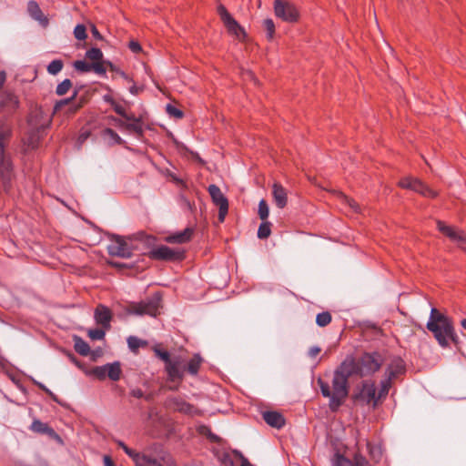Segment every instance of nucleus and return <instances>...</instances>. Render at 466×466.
I'll use <instances>...</instances> for the list:
<instances>
[{
	"instance_id": "54",
	"label": "nucleus",
	"mask_w": 466,
	"mask_h": 466,
	"mask_svg": "<svg viewBox=\"0 0 466 466\" xmlns=\"http://www.w3.org/2000/svg\"><path fill=\"white\" fill-rule=\"evenodd\" d=\"M320 348L319 347H311L309 350V355L311 357V358H315L317 357V355L320 352Z\"/></svg>"
},
{
	"instance_id": "7",
	"label": "nucleus",
	"mask_w": 466,
	"mask_h": 466,
	"mask_svg": "<svg viewBox=\"0 0 466 466\" xmlns=\"http://www.w3.org/2000/svg\"><path fill=\"white\" fill-rule=\"evenodd\" d=\"M356 403L361 405H371L376 408L379 405L375 382L371 380L361 381L357 391L352 396Z\"/></svg>"
},
{
	"instance_id": "61",
	"label": "nucleus",
	"mask_w": 466,
	"mask_h": 466,
	"mask_svg": "<svg viewBox=\"0 0 466 466\" xmlns=\"http://www.w3.org/2000/svg\"><path fill=\"white\" fill-rule=\"evenodd\" d=\"M104 101L108 103V104H110L111 106L116 102V100L111 96H109V95L104 96Z\"/></svg>"
},
{
	"instance_id": "50",
	"label": "nucleus",
	"mask_w": 466,
	"mask_h": 466,
	"mask_svg": "<svg viewBox=\"0 0 466 466\" xmlns=\"http://www.w3.org/2000/svg\"><path fill=\"white\" fill-rule=\"evenodd\" d=\"M112 107H113L114 111H115L117 115H119V116H126V112H127V111H126L125 107H124L122 105L118 104V103L116 101V102L113 104Z\"/></svg>"
},
{
	"instance_id": "34",
	"label": "nucleus",
	"mask_w": 466,
	"mask_h": 466,
	"mask_svg": "<svg viewBox=\"0 0 466 466\" xmlns=\"http://www.w3.org/2000/svg\"><path fill=\"white\" fill-rule=\"evenodd\" d=\"M63 66L64 63L61 59H55L47 66V72L52 76H56L63 69Z\"/></svg>"
},
{
	"instance_id": "39",
	"label": "nucleus",
	"mask_w": 466,
	"mask_h": 466,
	"mask_svg": "<svg viewBox=\"0 0 466 466\" xmlns=\"http://www.w3.org/2000/svg\"><path fill=\"white\" fill-rule=\"evenodd\" d=\"M90 374L94 375L99 380H103L106 378V365L97 366L92 369Z\"/></svg>"
},
{
	"instance_id": "2",
	"label": "nucleus",
	"mask_w": 466,
	"mask_h": 466,
	"mask_svg": "<svg viewBox=\"0 0 466 466\" xmlns=\"http://www.w3.org/2000/svg\"><path fill=\"white\" fill-rule=\"evenodd\" d=\"M350 377L353 376L345 364L341 362L334 371L331 388L328 382L320 378L318 379L317 382L322 396L329 399V408L331 411H338L346 401L350 391L349 379Z\"/></svg>"
},
{
	"instance_id": "4",
	"label": "nucleus",
	"mask_w": 466,
	"mask_h": 466,
	"mask_svg": "<svg viewBox=\"0 0 466 466\" xmlns=\"http://www.w3.org/2000/svg\"><path fill=\"white\" fill-rule=\"evenodd\" d=\"M342 362L352 376L363 378L378 372L384 363V357L379 351L364 352L359 358L347 356Z\"/></svg>"
},
{
	"instance_id": "63",
	"label": "nucleus",
	"mask_w": 466,
	"mask_h": 466,
	"mask_svg": "<svg viewBox=\"0 0 466 466\" xmlns=\"http://www.w3.org/2000/svg\"><path fill=\"white\" fill-rule=\"evenodd\" d=\"M209 433H208V438L212 441H218V437L215 434H213L209 430H208Z\"/></svg>"
},
{
	"instance_id": "26",
	"label": "nucleus",
	"mask_w": 466,
	"mask_h": 466,
	"mask_svg": "<svg viewBox=\"0 0 466 466\" xmlns=\"http://www.w3.org/2000/svg\"><path fill=\"white\" fill-rule=\"evenodd\" d=\"M31 17L37 21L39 25L43 28H46L49 25L47 15L44 14L38 4L35 1H31Z\"/></svg>"
},
{
	"instance_id": "43",
	"label": "nucleus",
	"mask_w": 466,
	"mask_h": 466,
	"mask_svg": "<svg viewBox=\"0 0 466 466\" xmlns=\"http://www.w3.org/2000/svg\"><path fill=\"white\" fill-rule=\"evenodd\" d=\"M105 329H94L88 331V337L92 339H103L106 335Z\"/></svg>"
},
{
	"instance_id": "15",
	"label": "nucleus",
	"mask_w": 466,
	"mask_h": 466,
	"mask_svg": "<svg viewBox=\"0 0 466 466\" xmlns=\"http://www.w3.org/2000/svg\"><path fill=\"white\" fill-rule=\"evenodd\" d=\"M331 466H371V464L361 453L355 452L352 459L336 453L331 460Z\"/></svg>"
},
{
	"instance_id": "51",
	"label": "nucleus",
	"mask_w": 466,
	"mask_h": 466,
	"mask_svg": "<svg viewBox=\"0 0 466 466\" xmlns=\"http://www.w3.org/2000/svg\"><path fill=\"white\" fill-rule=\"evenodd\" d=\"M90 132L88 130H81L78 137H77V143L79 145H82L86 141V139L89 137Z\"/></svg>"
},
{
	"instance_id": "42",
	"label": "nucleus",
	"mask_w": 466,
	"mask_h": 466,
	"mask_svg": "<svg viewBox=\"0 0 466 466\" xmlns=\"http://www.w3.org/2000/svg\"><path fill=\"white\" fill-rule=\"evenodd\" d=\"M74 35L77 40H85L87 37L86 26L82 24L77 25L74 29Z\"/></svg>"
},
{
	"instance_id": "35",
	"label": "nucleus",
	"mask_w": 466,
	"mask_h": 466,
	"mask_svg": "<svg viewBox=\"0 0 466 466\" xmlns=\"http://www.w3.org/2000/svg\"><path fill=\"white\" fill-rule=\"evenodd\" d=\"M331 314L329 311L319 313L316 317V323L319 327H326L331 322Z\"/></svg>"
},
{
	"instance_id": "11",
	"label": "nucleus",
	"mask_w": 466,
	"mask_h": 466,
	"mask_svg": "<svg viewBox=\"0 0 466 466\" xmlns=\"http://www.w3.org/2000/svg\"><path fill=\"white\" fill-rule=\"evenodd\" d=\"M437 228L440 232L456 242L458 247L466 253V233L455 227L448 226L441 220H437Z\"/></svg>"
},
{
	"instance_id": "53",
	"label": "nucleus",
	"mask_w": 466,
	"mask_h": 466,
	"mask_svg": "<svg viewBox=\"0 0 466 466\" xmlns=\"http://www.w3.org/2000/svg\"><path fill=\"white\" fill-rule=\"evenodd\" d=\"M240 458V466H254L241 452H238Z\"/></svg>"
},
{
	"instance_id": "21",
	"label": "nucleus",
	"mask_w": 466,
	"mask_h": 466,
	"mask_svg": "<svg viewBox=\"0 0 466 466\" xmlns=\"http://www.w3.org/2000/svg\"><path fill=\"white\" fill-rule=\"evenodd\" d=\"M4 135H0V176L3 177L5 181H9L11 179V171L12 165L8 157L5 155L4 152V144H3Z\"/></svg>"
},
{
	"instance_id": "24",
	"label": "nucleus",
	"mask_w": 466,
	"mask_h": 466,
	"mask_svg": "<svg viewBox=\"0 0 466 466\" xmlns=\"http://www.w3.org/2000/svg\"><path fill=\"white\" fill-rule=\"evenodd\" d=\"M170 402L172 407L179 412L189 415L198 413V409L194 405L187 402L181 398H173L170 400Z\"/></svg>"
},
{
	"instance_id": "27",
	"label": "nucleus",
	"mask_w": 466,
	"mask_h": 466,
	"mask_svg": "<svg viewBox=\"0 0 466 466\" xmlns=\"http://www.w3.org/2000/svg\"><path fill=\"white\" fill-rule=\"evenodd\" d=\"M106 377H108L113 381H117L121 377V367L118 361L106 364Z\"/></svg>"
},
{
	"instance_id": "41",
	"label": "nucleus",
	"mask_w": 466,
	"mask_h": 466,
	"mask_svg": "<svg viewBox=\"0 0 466 466\" xmlns=\"http://www.w3.org/2000/svg\"><path fill=\"white\" fill-rule=\"evenodd\" d=\"M73 65H74V67L76 68V70L82 72V73L89 72V71H91V68H92V64H88L84 60H76L74 62Z\"/></svg>"
},
{
	"instance_id": "6",
	"label": "nucleus",
	"mask_w": 466,
	"mask_h": 466,
	"mask_svg": "<svg viewBox=\"0 0 466 466\" xmlns=\"http://www.w3.org/2000/svg\"><path fill=\"white\" fill-rule=\"evenodd\" d=\"M147 256L152 260L179 263L186 258V250L180 248H170L158 245L151 248Z\"/></svg>"
},
{
	"instance_id": "8",
	"label": "nucleus",
	"mask_w": 466,
	"mask_h": 466,
	"mask_svg": "<svg viewBox=\"0 0 466 466\" xmlns=\"http://www.w3.org/2000/svg\"><path fill=\"white\" fill-rule=\"evenodd\" d=\"M273 8L275 15L286 23L294 24L299 20V10L289 1L274 0Z\"/></svg>"
},
{
	"instance_id": "56",
	"label": "nucleus",
	"mask_w": 466,
	"mask_h": 466,
	"mask_svg": "<svg viewBox=\"0 0 466 466\" xmlns=\"http://www.w3.org/2000/svg\"><path fill=\"white\" fill-rule=\"evenodd\" d=\"M131 395L135 398L140 399L144 397L143 390L140 389H135L131 390Z\"/></svg>"
},
{
	"instance_id": "9",
	"label": "nucleus",
	"mask_w": 466,
	"mask_h": 466,
	"mask_svg": "<svg viewBox=\"0 0 466 466\" xmlns=\"http://www.w3.org/2000/svg\"><path fill=\"white\" fill-rule=\"evenodd\" d=\"M218 14L227 28L228 34L236 36L238 39L245 38L246 32L238 21L228 13L225 5L218 6Z\"/></svg>"
},
{
	"instance_id": "44",
	"label": "nucleus",
	"mask_w": 466,
	"mask_h": 466,
	"mask_svg": "<svg viewBox=\"0 0 466 466\" xmlns=\"http://www.w3.org/2000/svg\"><path fill=\"white\" fill-rule=\"evenodd\" d=\"M103 132H104V135L108 136L110 138H112L116 144H117V145L123 144V142H124L123 139L112 128L107 127V128L104 129Z\"/></svg>"
},
{
	"instance_id": "38",
	"label": "nucleus",
	"mask_w": 466,
	"mask_h": 466,
	"mask_svg": "<svg viewBox=\"0 0 466 466\" xmlns=\"http://www.w3.org/2000/svg\"><path fill=\"white\" fill-rule=\"evenodd\" d=\"M258 214L262 221L267 220V218H268L269 208L265 199H261L259 201Z\"/></svg>"
},
{
	"instance_id": "40",
	"label": "nucleus",
	"mask_w": 466,
	"mask_h": 466,
	"mask_svg": "<svg viewBox=\"0 0 466 466\" xmlns=\"http://www.w3.org/2000/svg\"><path fill=\"white\" fill-rule=\"evenodd\" d=\"M117 446L119 448H121L124 452L128 456L130 457L133 461H134V458H137L139 452L136 451L135 450H132L130 449L127 445H126V443L122 441H116Z\"/></svg>"
},
{
	"instance_id": "32",
	"label": "nucleus",
	"mask_w": 466,
	"mask_h": 466,
	"mask_svg": "<svg viewBox=\"0 0 466 466\" xmlns=\"http://www.w3.org/2000/svg\"><path fill=\"white\" fill-rule=\"evenodd\" d=\"M263 28L267 33V39L272 41L275 35V23L271 18H267L262 23Z\"/></svg>"
},
{
	"instance_id": "17",
	"label": "nucleus",
	"mask_w": 466,
	"mask_h": 466,
	"mask_svg": "<svg viewBox=\"0 0 466 466\" xmlns=\"http://www.w3.org/2000/svg\"><path fill=\"white\" fill-rule=\"evenodd\" d=\"M110 119L121 129L136 135L139 139L143 137L144 128L142 120H135V122L127 123L115 116H110Z\"/></svg>"
},
{
	"instance_id": "60",
	"label": "nucleus",
	"mask_w": 466,
	"mask_h": 466,
	"mask_svg": "<svg viewBox=\"0 0 466 466\" xmlns=\"http://www.w3.org/2000/svg\"><path fill=\"white\" fill-rule=\"evenodd\" d=\"M82 106H83V103L82 102L78 103L77 105H72L70 106V108H69V112L75 113L77 110H79Z\"/></svg>"
},
{
	"instance_id": "46",
	"label": "nucleus",
	"mask_w": 466,
	"mask_h": 466,
	"mask_svg": "<svg viewBox=\"0 0 466 466\" xmlns=\"http://www.w3.org/2000/svg\"><path fill=\"white\" fill-rule=\"evenodd\" d=\"M77 91H75L73 96L69 98L62 99L60 101H57L54 106L55 111L60 110L63 106L69 105L72 103V101L76 97Z\"/></svg>"
},
{
	"instance_id": "30",
	"label": "nucleus",
	"mask_w": 466,
	"mask_h": 466,
	"mask_svg": "<svg viewBox=\"0 0 466 466\" xmlns=\"http://www.w3.org/2000/svg\"><path fill=\"white\" fill-rule=\"evenodd\" d=\"M106 65H107L111 69L114 68V66L110 61H104L102 59L96 62H93L91 70L98 75H105L106 71Z\"/></svg>"
},
{
	"instance_id": "62",
	"label": "nucleus",
	"mask_w": 466,
	"mask_h": 466,
	"mask_svg": "<svg viewBox=\"0 0 466 466\" xmlns=\"http://www.w3.org/2000/svg\"><path fill=\"white\" fill-rule=\"evenodd\" d=\"M183 202H184L185 206L192 212L193 211V205L191 204V202L188 199L185 198H183Z\"/></svg>"
},
{
	"instance_id": "28",
	"label": "nucleus",
	"mask_w": 466,
	"mask_h": 466,
	"mask_svg": "<svg viewBox=\"0 0 466 466\" xmlns=\"http://www.w3.org/2000/svg\"><path fill=\"white\" fill-rule=\"evenodd\" d=\"M74 349L81 356H87L90 353V347L86 341L81 337L75 336L74 338Z\"/></svg>"
},
{
	"instance_id": "1",
	"label": "nucleus",
	"mask_w": 466,
	"mask_h": 466,
	"mask_svg": "<svg viewBox=\"0 0 466 466\" xmlns=\"http://www.w3.org/2000/svg\"><path fill=\"white\" fill-rule=\"evenodd\" d=\"M153 351L155 356L165 363L167 380L168 382H177V385L182 383L186 373L193 377L198 376L201 365L204 362L203 358L198 353L194 354L193 357L186 362L181 356L177 355L172 357L167 350H162L158 346L154 347ZM177 387L178 386L174 389L177 390Z\"/></svg>"
},
{
	"instance_id": "5",
	"label": "nucleus",
	"mask_w": 466,
	"mask_h": 466,
	"mask_svg": "<svg viewBox=\"0 0 466 466\" xmlns=\"http://www.w3.org/2000/svg\"><path fill=\"white\" fill-rule=\"evenodd\" d=\"M161 295L159 292L155 293L153 296L147 298L139 302H132L127 307V312L134 315H148L156 317L159 314L161 308Z\"/></svg>"
},
{
	"instance_id": "3",
	"label": "nucleus",
	"mask_w": 466,
	"mask_h": 466,
	"mask_svg": "<svg viewBox=\"0 0 466 466\" xmlns=\"http://www.w3.org/2000/svg\"><path fill=\"white\" fill-rule=\"evenodd\" d=\"M426 327L441 348H448L451 343L454 346L460 344L452 319L436 308L431 309Z\"/></svg>"
},
{
	"instance_id": "13",
	"label": "nucleus",
	"mask_w": 466,
	"mask_h": 466,
	"mask_svg": "<svg viewBox=\"0 0 466 466\" xmlns=\"http://www.w3.org/2000/svg\"><path fill=\"white\" fill-rule=\"evenodd\" d=\"M40 113H35V115H31V149L37 146L35 145V141H39L45 135L46 130L49 127L51 119L49 117H45L41 122H37L36 118Z\"/></svg>"
},
{
	"instance_id": "14",
	"label": "nucleus",
	"mask_w": 466,
	"mask_h": 466,
	"mask_svg": "<svg viewBox=\"0 0 466 466\" xmlns=\"http://www.w3.org/2000/svg\"><path fill=\"white\" fill-rule=\"evenodd\" d=\"M108 254L115 257L128 258L132 256V248L124 238L114 237L107 247Z\"/></svg>"
},
{
	"instance_id": "49",
	"label": "nucleus",
	"mask_w": 466,
	"mask_h": 466,
	"mask_svg": "<svg viewBox=\"0 0 466 466\" xmlns=\"http://www.w3.org/2000/svg\"><path fill=\"white\" fill-rule=\"evenodd\" d=\"M367 447H368L370 456L373 458L378 457L377 460H380V458L381 456L380 450L379 448L373 447L370 443H368Z\"/></svg>"
},
{
	"instance_id": "18",
	"label": "nucleus",
	"mask_w": 466,
	"mask_h": 466,
	"mask_svg": "<svg viewBox=\"0 0 466 466\" xmlns=\"http://www.w3.org/2000/svg\"><path fill=\"white\" fill-rule=\"evenodd\" d=\"M112 318L113 314L108 307L98 304L95 309L94 319L96 324L100 325L103 329H109L111 328L110 322Z\"/></svg>"
},
{
	"instance_id": "57",
	"label": "nucleus",
	"mask_w": 466,
	"mask_h": 466,
	"mask_svg": "<svg viewBox=\"0 0 466 466\" xmlns=\"http://www.w3.org/2000/svg\"><path fill=\"white\" fill-rule=\"evenodd\" d=\"M91 33L96 39L102 40L103 37L95 25L92 26Z\"/></svg>"
},
{
	"instance_id": "55",
	"label": "nucleus",
	"mask_w": 466,
	"mask_h": 466,
	"mask_svg": "<svg viewBox=\"0 0 466 466\" xmlns=\"http://www.w3.org/2000/svg\"><path fill=\"white\" fill-rule=\"evenodd\" d=\"M103 461L105 466H116L115 462L113 461L112 458L109 455H105L103 458Z\"/></svg>"
},
{
	"instance_id": "31",
	"label": "nucleus",
	"mask_w": 466,
	"mask_h": 466,
	"mask_svg": "<svg viewBox=\"0 0 466 466\" xmlns=\"http://www.w3.org/2000/svg\"><path fill=\"white\" fill-rule=\"evenodd\" d=\"M271 234V223L264 220L258 227V238L260 239L268 238Z\"/></svg>"
},
{
	"instance_id": "45",
	"label": "nucleus",
	"mask_w": 466,
	"mask_h": 466,
	"mask_svg": "<svg viewBox=\"0 0 466 466\" xmlns=\"http://www.w3.org/2000/svg\"><path fill=\"white\" fill-rule=\"evenodd\" d=\"M166 109L167 114L171 116H174L175 118L180 119L184 116L183 112L180 109L177 108L171 104H167Z\"/></svg>"
},
{
	"instance_id": "64",
	"label": "nucleus",
	"mask_w": 466,
	"mask_h": 466,
	"mask_svg": "<svg viewBox=\"0 0 466 466\" xmlns=\"http://www.w3.org/2000/svg\"><path fill=\"white\" fill-rule=\"evenodd\" d=\"M13 381L17 385V388L22 391V392H25V388L21 385L18 381H16L15 379H12Z\"/></svg>"
},
{
	"instance_id": "52",
	"label": "nucleus",
	"mask_w": 466,
	"mask_h": 466,
	"mask_svg": "<svg viewBox=\"0 0 466 466\" xmlns=\"http://www.w3.org/2000/svg\"><path fill=\"white\" fill-rule=\"evenodd\" d=\"M129 48L134 53H138L142 50L140 44L137 41H131L129 43Z\"/></svg>"
},
{
	"instance_id": "58",
	"label": "nucleus",
	"mask_w": 466,
	"mask_h": 466,
	"mask_svg": "<svg viewBox=\"0 0 466 466\" xmlns=\"http://www.w3.org/2000/svg\"><path fill=\"white\" fill-rule=\"evenodd\" d=\"M347 202H348L349 206H350V207L354 211H356V212H357V211H359V205H358V203H357L355 200H353V199H348V198H347Z\"/></svg>"
},
{
	"instance_id": "37",
	"label": "nucleus",
	"mask_w": 466,
	"mask_h": 466,
	"mask_svg": "<svg viewBox=\"0 0 466 466\" xmlns=\"http://www.w3.org/2000/svg\"><path fill=\"white\" fill-rule=\"evenodd\" d=\"M86 56L89 60L96 62L103 59V53L99 48L92 47L86 51Z\"/></svg>"
},
{
	"instance_id": "36",
	"label": "nucleus",
	"mask_w": 466,
	"mask_h": 466,
	"mask_svg": "<svg viewBox=\"0 0 466 466\" xmlns=\"http://www.w3.org/2000/svg\"><path fill=\"white\" fill-rule=\"evenodd\" d=\"M71 87L72 82L70 79L66 78L57 85L56 93L58 96H64L71 89Z\"/></svg>"
},
{
	"instance_id": "22",
	"label": "nucleus",
	"mask_w": 466,
	"mask_h": 466,
	"mask_svg": "<svg viewBox=\"0 0 466 466\" xmlns=\"http://www.w3.org/2000/svg\"><path fill=\"white\" fill-rule=\"evenodd\" d=\"M272 197L276 206L283 209L288 205V190L279 182L272 185Z\"/></svg>"
},
{
	"instance_id": "47",
	"label": "nucleus",
	"mask_w": 466,
	"mask_h": 466,
	"mask_svg": "<svg viewBox=\"0 0 466 466\" xmlns=\"http://www.w3.org/2000/svg\"><path fill=\"white\" fill-rule=\"evenodd\" d=\"M168 177H170L171 181L174 182L177 186H178L180 187H183V188H187V185L186 181H184L183 179L179 178L176 174L170 173L168 175Z\"/></svg>"
},
{
	"instance_id": "33",
	"label": "nucleus",
	"mask_w": 466,
	"mask_h": 466,
	"mask_svg": "<svg viewBox=\"0 0 466 466\" xmlns=\"http://www.w3.org/2000/svg\"><path fill=\"white\" fill-rule=\"evenodd\" d=\"M127 345L133 352H137L140 347L147 345V341L142 340L137 337L130 336L127 338Z\"/></svg>"
},
{
	"instance_id": "19",
	"label": "nucleus",
	"mask_w": 466,
	"mask_h": 466,
	"mask_svg": "<svg viewBox=\"0 0 466 466\" xmlns=\"http://www.w3.org/2000/svg\"><path fill=\"white\" fill-rule=\"evenodd\" d=\"M193 228H186L182 231L171 233L164 238V241L170 244H185L188 243L194 236Z\"/></svg>"
},
{
	"instance_id": "48",
	"label": "nucleus",
	"mask_w": 466,
	"mask_h": 466,
	"mask_svg": "<svg viewBox=\"0 0 466 466\" xmlns=\"http://www.w3.org/2000/svg\"><path fill=\"white\" fill-rule=\"evenodd\" d=\"M31 381L36 384L41 390H43L45 392H46L54 401L58 402L57 397L50 390H48L45 385H43L40 382L35 381L33 378H31Z\"/></svg>"
},
{
	"instance_id": "59",
	"label": "nucleus",
	"mask_w": 466,
	"mask_h": 466,
	"mask_svg": "<svg viewBox=\"0 0 466 466\" xmlns=\"http://www.w3.org/2000/svg\"><path fill=\"white\" fill-rule=\"evenodd\" d=\"M126 120L135 122V120H142L141 117H137L134 114L128 115L126 113V116H123Z\"/></svg>"
},
{
	"instance_id": "10",
	"label": "nucleus",
	"mask_w": 466,
	"mask_h": 466,
	"mask_svg": "<svg viewBox=\"0 0 466 466\" xmlns=\"http://www.w3.org/2000/svg\"><path fill=\"white\" fill-rule=\"evenodd\" d=\"M398 186L401 188L410 189L420 194L423 197L435 198L438 193L433 189L430 188L422 181L416 177H402L399 182Z\"/></svg>"
},
{
	"instance_id": "12",
	"label": "nucleus",
	"mask_w": 466,
	"mask_h": 466,
	"mask_svg": "<svg viewBox=\"0 0 466 466\" xmlns=\"http://www.w3.org/2000/svg\"><path fill=\"white\" fill-rule=\"evenodd\" d=\"M208 191L211 197L212 202L218 208V220L224 222L228 212V200L221 192L220 188L215 185H209Z\"/></svg>"
},
{
	"instance_id": "20",
	"label": "nucleus",
	"mask_w": 466,
	"mask_h": 466,
	"mask_svg": "<svg viewBox=\"0 0 466 466\" xmlns=\"http://www.w3.org/2000/svg\"><path fill=\"white\" fill-rule=\"evenodd\" d=\"M405 371L406 366L404 360L400 357H396L392 359L390 364L388 365L385 370V377L393 380L400 375L405 373Z\"/></svg>"
},
{
	"instance_id": "29",
	"label": "nucleus",
	"mask_w": 466,
	"mask_h": 466,
	"mask_svg": "<svg viewBox=\"0 0 466 466\" xmlns=\"http://www.w3.org/2000/svg\"><path fill=\"white\" fill-rule=\"evenodd\" d=\"M391 384H392V380L390 379L387 378V377H385L380 381V389H379V391L377 393V396H378V399H379V402L380 400L386 399V397L389 394L390 389L391 388Z\"/></svg>"
},
{
	"instance_id": "23",
	"label": "nucleus",
	"mask_w": 466,
	"mask_h": 466,
	"mask_svg": "<svg viewBox=\"0 0 466 466\" xmlns=\"http://www.w3.org/2000/svg\"><path fill=\"white\" fill-rule=\"evenodd\" d=\"M262 417L268 425L276 429H281L286 422L284 416L275 410L264 411Z\"/></svg>"
},
{
	"instance_id": "16",
	"label": "nucleus",
	"mask_w": 466,
	"mask_h": 466,
	"mask_svg": "<svg viewBox=\"0 0 466 466\" xmlns=\"http://www.w3.org/2000/svg\"><path fill=\"white\" fill-rule=\"evenodd\" d=\"M31 431L39 435L46 436L49 440L55 441L58 444H63L60 435L48 424L35 419L31 423Z\"/></svg>"
},
{
	"instance_id": "25",
	"label": "nucleus",
	"mask_w": 466,
	"mask_h": 466,
	"mask_svg": "<svg viewBox=\"0 0 466 466\" xmlns=\"http://www.w3.org/2000/svg\"><path fill=\"white\" fill-rule=\"evenodd\" d=\"M134 462L136 466H165L164 458L157 459L140 452L137 458H134Z\"/></svg>"
}]
</instances>
